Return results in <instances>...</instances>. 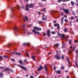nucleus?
I'll list each match as a JSON object with an SVG mask.
<instances>
[{"mask_svg": "<svg viewBox=\"0 0 78 78\" xmlns=\"http://www.w3.org/2000/svg\"><path fill=\"white\" fill-rule=\"evenodd\" d=\"M34 30H32V31L33 32L34 34H38L39 35H42L41 34L39 33V32H36V30H36L37 31H41V28H40L39 27H34Z\"/></svg>", "mask_w": 78, "mask_h": 78, "instance_id": "1", "label": "nucleus"}, {"mask_svg": "<svg viewBox=\"0 0 78 78\" xmlns=\"http://www.w3.org/2000/svg\"><path fill=\"white\" fill-rule=\"evenodd\" d=\"M26 6L25 10L28 11H29V8H33L34 6V5L33 4H30L29 5L27 4L26 5Z\"/></svg>", "mask_w": 78, "mask_h": 78, "instance_id": "2", "label": "nucleus"}, {"mask_svg": "<svg viewBox=\"0 0 78 78\" xmlns=\"http://www.w3.org/2000/svg\"><path fill=\"white\" fill-rule=\"evenodd\" d=\"M18 67H20V68H21L23 70H24V71H28V69L23 66L20 65H18Z\"/></svg>", "mask_w": 78, "mask_h": 78, "instance_id": "3", "label": "nucleus"}, {"mask_svg": "<svg viewBox=\"0 0 78 78\" xmlns=\"http://www.w3.org/2000/svg\"><path fill=\"white\" fill-rule=\"evenodd\" d=\"M67 61L68 63V66H69V68H70V67H71V65H72V64L70 62V60H69V57L68 56L67 57Z\"/></svg>", "mask_w": 78, "mask_h": 78, "instance_id": "4", "label": "nucleus"}, {"mask_svg": "<svg viewBox=\"0 0 78 78\" xmlns=\"http://www.w3.org/2000/svg\"><path fill=\"white\" fill-rule=\"evenodd\" d=\"M55 58L57 59H61V56L59 55H56L55 56Z\"/></svg>", "mask_w": 78, "mask_h": 78, "instance_id": "5", "label": "nucleus"}, {"mask_svg": "<svg viewBox=\"0 0 78 78\" xmlns=\"http://www.w3.org/2000/svg\"><path fill=\"white\" fill-rule=\"evenodd\" d=\"M47 35L48 37L50 36V31L49 29H48L47 31Z\"/></svg>", "mask_w": 78, "mask_h": 78, "instance_id": "6", "label": "nucleus"}, {"mask_svg": "<svg viewBox=\"0 0 78 78\" xmlns=\"http://www.w3.org/2000/svg\"><path fill=\"white\" fill-rule=\"evenodd\" d=\"M42 19V20H47V18L46 16H45V15H43Z\"/></svg>", "mask_w": 78, "mask_h": 78, "instance_id": "7", "label": "nucleus"}, {"mask_svg": "<svg viewBox=\"0 0 78 78\" xmlns=\"http://www.w3.org/2000/svg\"><path fill=\"white\" fill-rule=\"evenodd\" d=\"M44 68L45 70L46 71H45L44 73H46V74H47V72H48V70H47V65H45L44 66Z\"/></svg>", "mask_w": 78, "mask_h": 78, "instance_id": "8", "label": "nucleus"}, {"mask_svg": "<svg viewBox=\"0 0 78 78\" xmlns=\"http://www.w3.org/2000/svg\"><path fill=\"white\" fill-rule=\"evenodd\" d=\"M13 29L14 30H15V31H19V28L16 27H15Z\"/></svg>", "mask_w": 78, "mask_h": 78, "instance_id": "9", "label": "nucleus"}, {"mask_svg": "<svg viewBox=\"0 0 78 78\" xmlns=\"http://www.w3.org/2000/svg\"><path fill=\"white\" fill-rule=\"evenodd\" d=\"M27 45L28 46H30V43H24L23 44V45Z\"/></svg>", "mask_w": 78, "mask_h": 78, "instance_id": "10", "label": "nucleus"}, {"mask_svg": "<svg viewBox=\"0 0 78 78\" xmlns=\"http://www.w3.org/2000/svg\"><path fill=\"white\" fill-rule=\"evenodd\" d=\"M64 11H65V13H66V14H69V11H68V10L64 9Z\"/></svg>", "mask_w": 78, "mask_h": 78, "instance_id": "11", "label": "nucleus"}, {"mask_svg": "<svg viewBox=\"0 0 78 78\" xmlns=\"http://www.w3.org/2000/svg\"><path fill=\"white\" fill-rule=\"evenodd\" d=\"M59 43H58L57 44H56L54 45V47H55L57 48H58L59 46Z\"/></svg>", "mask_w": 78, "mask_h": 78, "instance_id": "12", "label": "nucleus"}, {"mask_svg": "<svg viewBox=\"0 0 78 78\" xmlns=\"http://www.w3.org/2000/svg\"><path fill=\"white\" fill-rule=\"evenodd\" d=\"M55 72H56V73L58 74H61V71L59 70L56 71H55Z\"/></svg>", "mask_w": 78, "mask_h": 78, "instance_id": "13", "label": "nucleus"}, {"mask_svg": "<svg viewBox=\"0 0 78 78\" xmlns=\"http://www.w3.org/2000/svg\"><path fill=\"white\" fill-rule=\"evenodd\" d=\"M4 70L7 72H8V71H10V70L8 68L4 69Z\"/></svg>", "mask_w": 78, "mask_h": 78, "instance_id": "14", "label": "nucleus"}, {"mask_svg": "<svg viewBox=\"0 0 78 78\" xmlns=\"http://www.w3.org/2000/svg\"><path fill=\"white\" fill-rule=\"evenodd\" d=\"M64 32H65V33H67V32H68V31H67V28H65L64 29Z\"/></svg>", "mask_w": 78, "mask_h": 78, "instance_id": "15", "label": "nucleus"}, {"mask_svg": "<svg viewBox=\"0 0 78 78\" xmlns=\"http://www.w3.org/2000/svg\"><path fill=\"white\" fill-rule=\"evenodd\" d=\"M31 58L32 59H33L34 61H35V56H32L31 57Z\"/></svg>", "mask_w": 78, "mask_h": 78, "instance_id": "16", "label": "nucleus"}, {"mask_svg": "<svg viewBox=\"0 0 78 78\" xmlns=\"http://www.w3.org/2000/svg\"><path fill=\"white\" fill-rule=\"evenodd\" d=\"M68 41L69 44L70 45H71V44H72V40H69Z\"/></svg>", "mask_w": 78, "mask_h": 78, "instance_id": "17", "label": "nucleus"}, {"mask_svg": "<svg viewBox=\"0 0 78 78\" xmlns=\"http://www.w3.org/2000/svg\"><path fill=\"white\" fill-rule=\"evenodd\" d=\"M39 68H40L41 70H43L44 69V67L41 65L40 66Z\"/></svg>", "mask_w": 78, "mask_h": 78, "instance_id": "18", "label": "nucleus"}, {"mask_svg": "<svg viewBox=\"0 0 78 78\" xmlns=\"http://www.w3.org/2000/svg\"><path fill=\"white\" fill-rule=\"evenodd\" d=\"M19 63H20V64H22V65H23V63L22 62V60H20L19 61Z\"/></svg>", "mask_w": 78, "mask_h": 78, "instance_id": "19", "label": "nucleus"}, {"mask_svg": "<svg viewBox=\"0 0 78 78\" xmlns=\"http://www.w3.org/2000/svg\"><path fill=\"white\" fill-rule=\"evenodd\" d=\"M16 55H21L22 54L19 52H16Z\"/></svg>", "mask_w": 78, "mask_h": 78, "instance_id": "20", "label": "nucleus"}, {"mask_svg": "<svg viewBox=\"0 0 78 78\" xmlns=\"http://www.w3.org/2000/svg\"><path fill=\"white\" fill-rule=\"evenodd\" d=\"M68 51H69V54L70 55H71V54H72V51H70V50H69Z\"/></svg>", "mask_w": 78, "mask_h": 78, "instance_id": "21", "label": "nucleus"}, {"mask_svg": "<svg viewBox=\"0 0 78 78\" xmlns=\"http://www.w3.org/2000/svg\"><path fill=\"white\" fill-rule=\"evenodd\" d=\"M71 4L72 5V6H73V5H74V2H72V1H71Z\"/></svg>", "mask_w": 78, "mask_h": 78, "instance_id": "22", "label": "nucleus"}, {"mask_svg": "<svg viewBox=\"0 0 78 78\" xmlns=\"http://www.w3.org/2000/svg\"><path fill=\"white\" fill-rule=\"evenodd\" d=\"M62 0H58V3H61V2H62Z\"/></svg>", "mask_w": 78, "mask_h": 78, "instance_id": "23", "label": "nucleus"}, {"mask_svg": "<svg viewBox=\"0 0 78 78\" xmlns=\"http://www.w3.org/2000/svg\"><path fill=\"white\" fill-rule=\"evenodd\" d=\"M75 63L76 67H77L78 68V64H77V62H76V61H75Z\"/></svg>", "mask_w": 78, "mask_h": 78, "instance_id": "24", "label": "nucleus"}, {"mask_svg": "<svg viewBox=\"0 0 78 78\" xmlns=\"http://www.w3.org/2000/svg\"><path fill=\"white\" fill-rule=\"evenodd\" d=\"M76 53V55H78V50H76L75 51Z\"/></svg>", "mask_w": 78, "mask_h": 78, "instance_id": "25", "label": "nucleus"}, {"mask_svg": "<svg viewBox=\"0 0 78 78\" xmlns=\"http://www.w3.org/2000/svg\"><path fill=\"white\" fill-rule=\"evenodd\" d=\"M16 7L17 8H18V9H20V6H19V5H16Z\"/></svg>", "mask_w": 78, "mask_h": 78, "instance_id": "26", "label": "nucleus"}, {"mask_svg": "<svg viewBox=\"0 0 78 78\" xmlns=\"http://www.w3.org/2000/svg\"><path fill=\"white\" fill-rule=\"evenodd\" d=\"M43 11L44 12H46V9L45 8H44L43 9Z\"/></svg>", "mask_w": 78, "mask_h": 78, "instance_id": "27", "label": "nucleus"}, {"mask_svg": "<svg viewBox=\"0 0 78 78\" xmlns=\"http://www.w3.org/2000/svg\"><path fill=\"white\" fill-rule=\"evenodd\" d=\"M10 59H11V61H12L14 62L15 61V59H14L12 58H11Z\"/></svg>", "mask_w": 78, "mask_h": 78, "instance_id": "28", "label": "nucleus"}, {"mask_svg": "<svg viewBox=\"0 0 78 78\" xmlns=\"http://www.w3.org/2000/svg\"><path fill=\"white\" fill-rule=\"evenodd\" d=\"M0 76L2 77L3 76V73H0Z\"/></svg>", "mask_w": 78, "mask_h": 78, "instance_id": "29", "label": "nucleus"}, {"mask_svg": "<svg viewBox=\"0 0 78 78\" xmlns=\"http://www.w3.org/2000/svg\"><path fill=\"white\" fill-rule=\"evenodd\" d=\"M16 53H17V52H16V51H14V52H13L12 53V54H13V55H15V54L16 55Z\"/></svg>", "mask_w": 78, "mask_h": 78, "instance_id": "30", "label": "nucleus"}, {"mask_svg": "<svg viewBox=\"0 0 78 78\" xmlns=\"http://www.w3.org/2000/svg\"><path fill=\"white\" fill-rule=\"evenodd\" d=\"M0 60H3V58H2V56L0 55Z\"/></svg>", "mask_w": 78, "mask_h": 78, "instance_id": "31", "label": "nucleus"}, {"mask_svg": "<svg viewBox=\"0 0 78 78\" xmlns=\"http://www.w3.org/2000/svg\"><path fill=\"white\" fill-rule=\"evenodd\" d=\"M59 24H54V27H56V26H58Z\"/></svg>", "mask_w": 78, "mask_h": 78, "instance_id": "32", "label": "nucleus"}, {"mask_svg": "<svg viewBox=\"0 0 78 78\" xmlns=\"http://www.w3.org/2000/svg\"><path fill=\"white\" fill-rule=\"evenodd\" d=\"M72 14L73 15H76V13H75L74 11L72 12Z\"/></svg>", "mask_w": 78, "mask_h": 78, "instance_id": "33", "label": "nucleus"}, {"mask_svg": "<svg viewBox=\"0 0 78 78\" xmlns=\"http://www.w3.org/2000/svg\"><path fill=\"white\" fill-rule=\"evenodd\" d=\"M62 48H65V45L62 44Z\"/></svg>", "mask_w": 78, "mask_h": 78, "instance_id": "34", "label": "nucleus"}, {"mask_svg": "<svg viewBox=\"0 0 78 78\" xmlns=\"http://www.w3.org/2000/svg\"><path fill=\"white\" fill-rule=\"evenodd\" d=\"M37 70L39 72L40 71H41V69H40V68H39L37 69Z\"/></svg>", "mask_w": 78, "mask_h": 78, "instance_id": "35", "label": "nucleus"}, {"mask_svg": "<svg viewBox=\"0 0 78 78\" xmlns=\"http://www.w3.org/2000/svg\"><path fill=\"white\" fill-rule=\"evenodd\" d=\"M38 14H39V15H41V12H37Z\"/></svg>", "mask_w": 78, "mask_h": 78, "instance_id": "36", "label": "nucleus"}, {"mask_svg": "<svg viewBox=\"0 0 78 78\" xmlns=\"http://www.w3.org/2000/svg\"><path fill=\"white\" fill-rule=\"evenodd\" d=\"M3 57L5 58H8V56H5V55H4Z\"/></svg>", "mask_w": 78, "mask_h": 78, "instance_id": "37", "label": "nucleus"}, {"mask_svg": "<svg viewBox=\"0 0 78 78\" xmlns=\"http://www.w3.org/2000/svg\"><path fill=\"white\" fill-rule=\"evenodd\" d=\"M66 37V36H65V35H62V38H65V37Z\"/></svg>", "mask_w": 78, "mask_h": 78, "instance_id": "38", "label": "nucleus"}, {"mask_svg": "<svg viewBox=\"0 0 78 78\" xmlns=\"http://www.w3.org/2000/svg\"><path fill=\"white\" fill-rule=\"evenodd\" d=\"M25 19L26 20H27V21H28V17H27V16H26Z\"/></svg>", "mask_w": 78, "mask_h": 78, "instance_id": "39", "label": "nucleus"}, {"mask_svg": "<svg viewBox=\"0 0 78 78\" xmlns=\"http://www.w3.org/2000/svg\"><path fill=\"white\" fill-rule=\"evenodd\" d=\"M56 53L57 55H58V50L56 51Z\"/></svg>", "mask_w": 78, "mask_h": 78, "instance_id": "40", "label": "nucleus"}, {"mask_svg": "<svg viewBox=\"0 0 78 78\" xmlns=\"http://www.w3.org/2000/svg\"><path fill=\"white\" fill-rule=\"evenodd\" d=\"M52 34H55V32L54 31H52Z\"/></svg>", "mask_w": 78, "mask_h": 78, "instance_id": "41", "label": "nucleus"}, {"mask_svg": "<svg viewBox=\"0 0 78 78\" xmlns=\"http://www.w3.org/2000/svg\"><path fill=\"white\" fill-rule=\"evenodd\" d=\"M61 24L62 25L63 24V20H61Z\"/></svg>", "mask_w": 78, "mask_h": 78, "instance_id": "42", "label": "nucleus"}, {"mask_svg": "<svg viewBox=\"0 0 78 78\" xmlns=\"http://www.w3.org/2000/svg\"><path fill=\"white\" fill-rule=\"evenodd\" d=\"M71 19L72 20H73V19H74V18L73 16H71Z\"/></svg>", "mask_w": 78, "mask_h": 78, "instance_id": "43", "label": "nucleus"}, {"mask_svg": "<svg viewBox=\"0 0 78 78\" xmlns=\"http://www.w3.org/2000/svg\"><path fill=\"white\" fill-rule=\"evenodd\" d=\"M26 55L28 57H30V56H29V55H28V53H26Z\"/></svg>", "mask_w": 78, "mask_h": 78, "instance_id": "44", "label": "nucleus"}, {"mask_svg": "<svg viewBox=\"0 0 78 78\" xmlns=\"http://www.w3.org/2000/svg\"><path fill=\"white\" fill-rule=\"evenodd\" d=\"M65 21L66 22H68V20L66 19H65Z\"/></svg>", "mask_w": 78, "mask_h": 78, "instance_id": "45", "label": "nucleus"}, {"mask_svg": "<svg viewBox=\"0 0 78 78\" xmlns=\"http://www.w3.org/2000/svg\"><path fill=\"white\" fill-rule=\"evenodd\" d=\"M39 23L40 24H41L43 23L42 21H39Z\"/></svg>", "mask_w": 78, "mask_h": 78, "instance_id": "46", "label": "nucleus"}, {"mask_svg": "<svg viewBox=\"0 0 78 78\" xmlns=\"http://www.w3.org/2000/svg\"><path fill=\"white\" fill-rule=\"evenodd\" d=\"M4 68L3 67L0 66V69H3Z\"/></svg>", "mask_w": 78, "mask_h": 78, "instance_id": "47", "label": "nucleus"}, {"mask_svg": "<svg viewBox=\"0 0 78 78\" xmlns=\"http://www.w3.org/2000/svg\"><path fill=\"white\" fill-rule=\"evenodd\" d=\"M43 35L44 36H46V33H44L43 34Z\"/></svg>", "mask_w": 78, "mask_h": 78, "instance_id": "48", "label": "nucleus"}, {"mask_svg": "<svg viewBox=\"0 0 78 78\" xmlns=\"http://www.w3.org/2000/svg\"><path fill=\"white\" fill-rule=\"evenodd\" d=\"M39 5H40V6H41L43 7V5H42V4H41V3H39Z\"/></svg>", "mask_w": 78, "mask_h": 78, "instance_id": "49", "label": "nucleus"}, {"mask_svg": "<svg viewBox=\"0 0 78 78\" xmlns=\"http://www.w3.org/2000/svg\"><path fill=\"white\" fill-rule=\"evenodd\" d=\"M75 46H74L73 48V51H75Z\"/></svg>", "mask_w": 78, "mask_h": 78, "instance_id": "50", "label": "nucleus"}, {"mask_svg": "<svg viewBox=\"0 0 78 78\" xmlns=\"http://www.w3.org/2000/svg\"><path fill=\"white\" fill-rule=\"evenodd\" d=\"M63 2H67V0H62Z\"/></svg>", "mask_w": 78, "mask_h": 78, "instance_id": "51", "label": "nucleus"}, {"mask_svg": "<svg viewBox=\"0 0 78 78\" xmlns=\"http://www.w3.org/2000/svg\"><path fill=\"white\" fill-rule=\"evenodd\" d=\"M57 28H58V29H59V25L58 24V25L57 26Z\"/></svg>", "mask_w": 78, "mask_h": 78, "instance_id": "52", "label": "nucleus"}, {"mask_svg": "<svg viewBox=\"0 0 78 78\" xmlns=\"http://www.w3.org/2000/svg\"><path fill=\"white\" fill-rule=\"evenodd\" d=\"M62 45H65V42L64 41L62 42Z\"/></svg>", "mask_w": 78, "mask_h": 78, "instance_id": "53", "label": "nucleus"}, {"mask_svg": "<svg viewBox=\"0 0 78 78\" xmlns=\"http://www.w3.org/2000/svg\"><path fill=\"white\" fill-rule=\"evenodd\" d=\"M74 42H75L76 43H77V42H78V41H77V40H75L74 41Z\"/></svg>", "mask_w": 78, "mask_h": 78, "instance_id": "54", "label": "nucleus"}, {"mask_svg": "<svg viewBox=\"0 0 78 78\" xmlns=\"http://www.w3.org/2000/svg\"><path fill=\"white\" fill-rule=\"evenodd\" d=\"M60 10H64V9H62V8H60Z\"/></svg>", "mask_w": 78, "mask_h": 78, "instance_id": "55", "label": "nucleus"}, {"mask_svg": "<svg viewBox=\"0 0 78 78\" xmlns=\"http://www.w3.org/2000/svg\"><path fill=\"white\" fill-rule=\"evenodd\" d=\"M68 72H69L68 70H66L65 71V72H66V73H67Z\"/></svg>", "mask_w": 78, "mask_h": 78, "instance_id": "56", "label": "nucleus"}, {"mask_svg": "<svg viewBox=\"0 0 78 78\" xmlns=\"http://www.w3.org/2000/svg\"><path fill=\"white\" fill-rule=\"evenodd\" d=\"M62 59H64V56L62 55Z\"/></svg>", "mask_w": 78, "mask_h": 78, "instance_id": "57", "label": "nucleus"}, {"mask_svg": "<svg viewBox=\"0 0 78 78\" xmlns=\"http://www.w3.org/2000/svg\"><path fill=\"white\" fill-rule=\"evenodd\" d=\"M54 70H56V67H54Z\"/></svg>", "mask_w": 78, "mask_h": 78, "instance_id": "58", "label": "nucleus"}, {"mask_svg": "<svg viewBox=\"0 0 78 78\" xmlns=\"http://www.w3.org/2000/svg\"><path fill=\"white\" fill-rule=\"evenodd\" d=\"M27 59H25L24 60V62H27Z\"/></svg>", "mask_w": 78, "mask_h": 78, "instance_id": "59", "label": "nucleus"}, {"mask_svg": "<svg viewBox=\"0 0 78 78\" xmlns=\"http://www.w3.org/2000/svg\"><path fill=\"white\" fill-rule=\"evenodd\" d=\"M21 9H24V7L23 6H21Z\"/></svg>", "mask_w": 78, "mask_h": 78, "instance_id": "60", "label": "nucleus"}, {"mask_svg": "<svg viewBox=\"0 0 78 78\" xmlns=\"http://www.w3.org/2000/svg\"><path fill=\"white\" fill-rule=\"evenodd\" d=\"M45 46V47L46 49H48V47L47 46Z\"/></svg>", "mask_w": 78, "mask_h": 78, "instance_id": "61", "label": "nucleus"}, {"mask_svg": "<svg viewBox=\"0 0 78 78\" xmlns=\"http://www.w3.org/2000/svg\"><path fill=\"white\" fill-rule=\"evenodd\" d=\"M30 78H34V77H33V76H30Z\"/></svg>", "mask_w": 78, "mask_h": 78, "instance_id": "62", "label": "nucleus"}, {"mask_svg": "<svg viewBox=\"0 0 78 78\" xmlns=\"http://www.w3.org/2000/svg\"><path fill=\"white\" fill-rule=\"evenodd\" d=\"M64 67H62H62H61V69H62V70H63V69H64Z\"/></svg>", "mask_w": 78, "mask_h": 78, "instance_id": "63", "label": "nucleus"}, {"mask_svg": "<svg viewBox=\"0 0 78 78\" xmlns=\"http://www.w3.org/2000/svg\"><path fill=\"white\" fill-rule=\"evenodd\" d=\"M76 6H77L78 7V3H76Z\"/></svg>", "mask_w": 78, "mask_h": 78, "instance_id": "64", "label": "nucleus"}]
</instances>
